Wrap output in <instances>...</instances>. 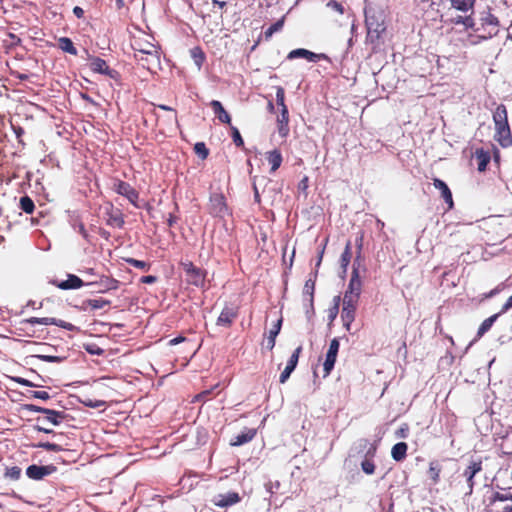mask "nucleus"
Segmentation results:
<instances>
[{"label": "nucleus", "mask_w": 512, "mask_h": 512, "mask_svg": "<svg viewBox=\"0 0 512 512\" xmlns=\"http://www.w3.org/2000/svg\"><path fill=\"white\" fill-rule=\"evenodd\" d=\"M135 59L141 65L151 70L153 67L159 65L160 56L158 47L146 39L138 38L132 43Z\"/></svg>", "instance_id": "obj_1"}, {"label": "nucleus", "mask_w": 512, "mask_h": 512, "mask_svg": "<svg viewBox=\"0 0 512 512\" xmlns=\"http://www.w3.org/2000/svg\"><path fill=\"white\" fill-rule=\"evenodd\" d=\"M495 125L494 139L503 148L512 146V133L508 123V112L504 104H499L493 112Z\"/></svg>", "instance_id": "obj_2"}, {"label": "nucleus", "mask_w": 512, "mask_h": 512, "mask_svg": "<svg viewBox=\"0 0 512 512\" xmlns=\"http://www.w3.org/2000/svg\"><path fill=\"white\" fill-rule=\"evenodd\" d=\"M511 502L505 505L502 510L496 512H512V492L509 489L500 488L499 490L492 489L484 496V504L486 512H493L498 507V503Z\"/></svg>", "instance_id": "obj_3"}, {"label": "nucleus", "mask_w": 512, "mask_h": 512, "mask_svg": "<svg viewBox=\"0 0 512 512\" xmlns=\"http://www.w3.org/2000/svg\"><path fill=\"white\" fill-rule=\"evenodd\" d=\"M365 24L368 36L379 39L386 30L384 13L381 10L369 9L365 12Z\"/></svg>", "instance_id": "obj_4"}, {"label": "nucleus", "mask_w": 512, "mask_h": 512, "mask_svg": "<svg viewBox=\"0 0 512 512\" xmlns=\"http://www.w3.org/2000/svg\"><path fill=\"white\" fill-rule=\"evenodd\" d=\"M180 267L185 273V280L188 284L201 287L205 283L206 271L197 267L191 261L180 262Z\"/></svg>", "instance_id": "obj_5"}, {"label": "nucleus", "mask_w": 512, "mask_h": 512, "mask_svg": "<svg viewBox=\"0 0 512 512\" xmlns=\"http://www.w3.org/2000/svg\"><path fill=\"white\" fill-rule=\"evenodd\" d=\"M359 299L355 296H347L343 297V307L341 312V318L343 321V326L347 331H350L351 325L355 320V314L357 309Z\"/></svg>", "instance_id": "obj_6"}, {"label": "nucleus", "mask_w": 512, "mask_h": 512, "mask_svg": "<svg viewBox=\"0 0 512 512\" xmlns=\"http://www.w3.org/2000/svg\"><path fill=\"white\" fill-rule=\"evenodd\" d=\"M112 190L125 197L133 206H138L139 193L138 191L131 186L128 182H125L120 179H114L112 184Z\"/></svg>", "instance_id": "obj_7"}, {"label": "nucleus", "mask_w": 512, "mask_h": 512, "mask_svg": "<svg viewBox=\"0 0 512 512\" xmlns=\"http://www.w3.org/2000/svg\"><path fill=\"white\" fill-rule=\"evenodd\" d=\"M482 470H483V466H482L481 459L471 461L469 463V465L464 469L462 476L466 480V484L463 488L465 495H471L473 493L474 486H475L474 477L476 474H478Z\"/></svg>", "instance_id": "obj_8"}, {"label": "nucleus", "mask_w": 512, "mask_h": 512, "mask_svg": "<svg viewBox=\"0 0 512 512\" xmlns=\"http://www.w3.org/2000/svg\"><path fill=\"white\" fill-rule=\"evenodd\" d=\"M23 323L30 324V325L40 324V325H46V326L55 325V326L61 327L68 331H77L78 330V328L74 324H72L70 322H66L61 319H56L53 317H42V318L31 317V318L25 319L23 321Z\"/></svg>", "instance_id": "obj_9"}, {"label": "nucleus", "mask_w": 512, "mask_h": 512, "mask_svg": "<svg viewBox=\"0 0 512 512\" xmlns=\"http://www.w3.org/2000/svg\"><path fill=\"white\" fill-rule=\"evenodd\" d=\"M209 213L213 217L220 218L229 214V209L223 194L215 193L210 196Z\"/></svg>", "instance_id": "obj_10"}, {"label": "nucleus", "mask_w": 512, "mask_h": 512, "mask_svg": "<svg viewBox=\"0 0 512 512\" xmlns=\"http://www.w3.org/2000/svg\"><path fill=\"white\" fill-rule=\"evenodd\" d=\"M340 343L337 338H334L330 341L328 351L326 353L325 361L323 363L324 374L323 377H327L330 375L331 371L334 368L337 355L339 352Z\"/></svg>", "instance_id": "obj_11"}, {"label": "nucleus", "mask_w": 512, "mask_h": 512, "mask_svg": "<svg viewBox=\"0 0 512 512\" xmlns=\"http://www.w3.org/2000/svg\"><path fill=\"white\" fill-rule=\"evenodd\" d=\"M239 314V307L235 305H225L220 315L216 320V325L220 327L229 328L237 319Z\"/></svg>", "instance_id": "obj_12"}, {"label": "nucleus", "mask_w": 512, "mask_h": 512, "mask_svg": "<svg viewBox=\"0 0 512 512\" xmlns=\"http://www.w3.org/2000/svg\"><path fill=\"white\" fill-rule=\"evenodd\" d=\"M57 467L50 464L45 466H39L36 464L28 466L26 469V475L32 480H42L44 477L56 472Z\"/></svg>", "instance_id": "obj_13"}, {"label": "nucleus", "mask_w": 512, "mask_h": 512, "mask_svg": "<svg viewBox=\"0 0 512 512\" xmlns=\"http://www.w3.org/2000/svg\"><path fill=\"white\" fill-rule=\"evenodd\" d=\"M50 283L61 290L79 289L85 285L82 279L74 274H68L66 280H51Z\"/></svg>", "instance_id": "obj_14"}, {"label": "nucleus", "mask_w": 512, "mask_h": 512, "mask_svg": "<svg viewBox=\"0 0 512 512\" xmlns=\"http://www.w3.org/2000/svg\"><path fill=\"white\" fill-rule=\"evenodd\" d=\"M240 500L241 497L237 492H228L214 496L212 503L217 507L226 508L237 504Z\"/></svg>", "instance_id": "obj_15"}, {"label": "nucleus", "mask_w": 512, "mask_h": 512, "mask_svg": "<svg viewBox=\"0 0 512 512\" xmlns=\"http://www.w3.org/2000/svg\"><path fill=\"white\" fill-rule=\"evenodd\" d=\"M362 290V282L358 273V270L356 268H353L351 278L348 284V288L345 291L344 295L347 296H355L356 298H360Z\"/></svg>", "instance_id": "obj_16"}, {"label": "nucleus", "mask_w": 512, "mask_h": 512, "mask_svg": "<svg viewBox=\"0 0 512 512\" xmlns=\"http://www.w3.org/2000/svg\"><path fill=\"white\" fill-rule=\"evenodd\" d=\"M433 185L434 187L440 191L441 197L445 201V203L448 205V209H452L454 206L453 196L450 188L448 185L439 178L433 179Z\"/></svg>", "instance_id": "obj_17"}, {"label": "nucleus", "mask_w": 512, "mask_h": 512, "mask_svg": "<svg viewBox=\"0 0 512 512\" xmlns=\"http://www.w3.org/2000/svg\"><path fill=\"white\" fill-rule=\"evenodd\" d=\"M278 134L281 138H287L290 132L289 128V111L281 109L280 115L276 119Z\"/></svg>", "instance_id": "obj_18"}, {"label": "nucleus", "mask_w": 512, "mask_h": 512, "mask_svg": "<svg viewBox=\"0 0 512 512\" xmlns=\"http://www.w3.org/2000/svg\"><path fill=\"white\" fill-rule=\"evenodd\" d=\"M87 285H96L98 286V292L104 293L118 289L119 281L111 277L102 276L99 281L90 282Z\"/></svg>", "instance_id": "obj_19"}, {"label": "nucleus", "mask_w": 512, "mask_h": 512, "mask_svg": "<svg viewBox=\"0 0 512 512\" xmlns=\"http://www.w3.org/2000/svg\"><path fill=\"white\" fill-rule=\"evenodd\" d=\"M257 434V429L255 428H246L244 431H242L240 434L234 436L231 441V446H241L244 445L250 441H252Z\"/></svg>", "instance_id": "obj_20"}, {"label": "nucleus", "mask_w": 512, "mask_h": 512, "mask_svg": "<svg viewBox=\"0 0 512 512\" xmlns=\"http://www.w3.org/2000/svg\"><path fill=\"white\" fill-rule=\"evenodd\" d=\"M209 105L212 108L215 116L221 123L228 124L231 126V116L225 110V108L223 107V105L220 101L212 100Z\"/></svg>", "instance_id": "obj_21"}, {"label": "nucleus", "mask_w": 512, "mask_h": 512, "mask_svg": "<svg viewBox=\"0 0 512 512\" xmlns=\"http://www.w3.org/2000/svg\"><path fill=\"white\" fill-rule=\"evenodd\" d=\"M265 158H266L267 162L269 163V165L271 166V168H270L271 173H274L275 171H277L283 162L282 154H281L280 150H278V149H273L271 151L266 152Z\"/></svg>", "instance_id": "obj_22"}, {"label": "nucleus", "mask_w": 512, "mask_h": 512, "mask_svg": "<svg viewBox=\"0 0 512 512\" xmlns=\"http://www.w3.org/2000/svg\"><path fill=\"white\" fill-rule=\"evenodd\" d=\"M324 55H318V54H315L309 50H306V49H303V48H299V49H295V50H292L289 54H288V58L289 59H295V58H305L307 59L308 61H311V62H315L317 60H319L321 57H323Z\"/></svg>", "instance_id": "obj_23"}, {"label": "nucleus", "mask_w": 512, "mask_h": 512, "mask_svg": "<svg viewBox=\"0 0 512 512\" xmlns=\"http://www.w3.org/2000/svg\"><path fill=\"white\" fill-rule=\"evenodd\" d=\"M107 216V225L116 228H122L124 226V216L119 209H111V211L107 213Z\"/></svg>", "instance_id": "obj_24"}, {"label": "nucleus", "mask_w": 512, "mask_h": 512, "mask_svg": "<svg viewBox=\"0 0 512 512\" xmlns=\"http://www.w3.org/2000/svg\"><path fill=\"white\" fill-rule=\"evenodd\" d=\"M408 445L405 442L396 443L391 449L392 458L397 461H403L407 456Z\"/></svg>", "instance_id": "obj_25"}, {"label": "nucleus", "mask_w": 512, "mask_h": 512, "mask_svg": "<svg viewBox=\"0 0 512 512\" xmlns=\"http://www.w3.org/2000/svg\"><path fill=\"white\" fill-rule=\"evenodd\" d=\"M281 326H282V319H279L269 331V335L266 340V348L270 351L273 350V348L275 346L276 337L281 330Z\"/></svg>", "instance_id": "obj_26"}, {"label": "nucleus", "mask_w": 512, "mask_h": 512, "mask_svg": "<svg viewBox=\"0 0 512 512\" xmlns=\"http://www.w3.org/2000/svg\"><path fill=\"white\" fill-rule=\"evenodd\" d=\"M475 158L477 160L478 170L483 172L486 170L487 165L490 162V154L483 149H477L475 152Z\"/></svg>", "instance_id": "obj_27"}, {"label": "nucleus", "mask_w": 512, "mask_h": 512, "mask_svg": "<svg viewBox=\"0 0 512 512\" xmlns=\"http://www.w3.org/2000/svg\"><path fill=\"white\" fill-rule=\"evenodd\" d=\"M441 471L442 465L439 461H431L429 463L428 476L433 484L439 483Z\"/></svg>", "instance_id": "obj_28"}, {"label": "nucleus", "mask_w": 512, "mask_h": 512, "mask_svg": "<svg viewBox=\"0 0 512 512\" xmlns=\"http://www.w3.org/2000/svg\"><path fill=\"white\" fill-rule=\"evenodd\" d=\"M111 304L110 300L104 298L87 299L83 302L84 309L90 308L91 310L102 309Z\"/></svg>", "instance_id": "obj_29"}, {"label": "nucleus", "mask_w": 512, "mask_h": 512, "mask_svg": "<svg viewBox=\"0 0 512 512\" xmlns=\"http://www.w3.org/2000/svg\"><path fill=\"white\" fill-rule=\"evenodd\" d=\"M90 67L94 72H98L101 74L109 73V66L107 65L106 61L99 57H94L91 59Z\"/></svg>", "instance_id": "obj_30"}, {"label": "nucleus", "mask_w": 512, "mask_h": 512, "mask_svg": "<svg viewBox=\"0 0 512 512\" xmlns=\"http://www.w3.org/2000/svg\"><path fill=\"white\" fill-rule=\"evenodd\" d=\"M451 6L458 11L467 12L473 10L476 0H450Z\"/></svg>", "instance_id": "obj_31"}, {"label": "nucleus", "mask_w": 512, "mask_h": 512, "mask_svg": "<svg viewBox=\"0 0 512 512\" xmlns=\"http://www.w3.org/2000/svg\"><path fill=\"white\" fill-rule=\"evenodd\" d=\"M58 47L66 53L71 55H77V49L75 48L72 40L68 37H61L58 39Z\"/></svg>", "instance_id": "obj_32"}, {"label": "nucleus", "mask_w": 512, "mask_h": 512, "mask_svg": "<svg viewBox=\"0 0 512 512\" xmlns=\"http://www.w3.org/2000/svg\"><path fill=\"white\" fill-rule=\"evenodd\" d=\"M66 417L63 411L47 409L46 419L53 425H59Z\"/></svg>", "instance_id": "obj_33"}, {"label": "nucleus", "mask_w": 512, "mask_h": 512, "mask_svg": "<svg viewBox=\"0 0 512 512\" xmlns=\"http://www.w3.org/2000/svg\"><path fill=\"white\" fill-rule=\"evenodd\" d=\"M497 317L498 314H494L485 319L478 328L477 336L482 337L487 331H489Z\"/></svg>", "instance_id": "obj_34"}, {"label": "nucleus", "mask_w": 512, "mask_h": 512, "mask_svg": "<svg viewBox=\"0 0 512 512\" xmlns=\"http://www.w3.org/2000/svg\"><path fill=\"white\" fill-rule=\"evenodd\" d=\"M20 208L27 214H32L35 210V204L29 196L20 198Z\"/></svg>", "instance_id": "obj_35"}, {"label": "nucleus", "mask_w": 512, "mask_h": 512, "mask_svg": "<svg viewBox=\"0 0 512 512\" xmlns=\"http://www.w3.org/2000/svg\"><path fill=\"white\" fill-rule=\"evenodd\" d=\"M473 11L471 12L470 15L468 16H457L455 19H454V23L455 24H462L464 25L467 29H473L474 26H475V20L473 18Z\"/></svg>", "instance_id": "obj_36"}, {"label": "nucleus", "mask_w": 512, "mask_h": 512, "mask_svg": "<svg viewBox=\"0 0 512 512\" xmlns=\"http://www.w3.org/2000/svg\"><path fill=\"white\" fill-rule=\"evenodd\" d=\"M125 262L134 268H138L142 271H148L151 267V264L142 260H137L134 258H126Z\"/></svg>", "instance_id": "obj_37"}, {"label": "nucleus", "mask_w": 512, "mask_h": 512, "mask_svg": "<svg viewBox=\"0 0 512 512\" xmlns=\"http://www.w3.org/2000/svg\"><path fill=\"white\" fill-rule=\"evenodd\" d=\"M157 107L171 113L170 115H168V121L170 125H178V117L175 109L164 104H160Z\"/></svg>", "instance_id": "obj_38"}, {"label": "nucleus", "mask_w": 512, "mask_h": 512, "mask_svg": "<svg viewBox=\"0 0 512 512\" xmlns=\"http://www.w3.org/2000/svg\"><path fill=\"white\" fill-rule=\"evenodd\" d=\"M33 447L43 448L47 451H52V452H60L63 450V448L60 445L55 444V443H50V442H39L37 444H34Z\"/></svg>", "instance_id": "obj_39"}, {"label": "nucleus", "mask_w": 512, "mask_h": 512, "mask_svg": "<svg viewBox=\"0 0 512 512\" xmlns=\"http://www.w3.org/2000/svg\"><path fill=\"white\" fill-rule=\"evenodd\" d=\"M284 25V18L278 20L274 24H272L265 32V38L269 39L275 32L280 31L283 28Z\"/></svg>", "instance_id": "obj_40"}, {"label": "nucleus", "mask_w": 512, "mask_h": 512, "mask_svg": "<svg viewBox=\"0 0 512 512\" xmlns=\"http://www.w3.org/2000/svg\"><path fill=\"white\" fill-rule=\"evenodd\" d=\"M194 152L202 159H206L209 155V150L204 142H197L194 145Z\"/></svg>", "instance_id": "obj_41"}, {"label": "nucleus", "mask_w": 512, "mask_h": 512, "mask_svg": "<svg viewBox=\"0 0 512 512\" xmlns=\"http://www.w3.org/2000/svg\"><path fill=\"white\" fill-rule=\"evenodd\" d=\"M301 352H302V346L300 345L294 350V352L290 356L286 366L290 367L294 370L297 366Z\"/></svg>", "instance_id": "obj_42"}, {"label": "nucleus", "mask_w": 512, "mask_h": 512, "mask_svg": "<svg viewBox=\"0 0 512 512\" xmlns=\"http://www.w3.org/2000/svg\"><path fill=\"white\" fill-rule=\"evenodd\" d=\"M361 469L362 471L367 475H372L375 473L376 466L374 464L373 460L370 459H364L361 462Z\"/></svg>", "instance_id": "obj_43"}, {"label": "nucleus", "mask_w": 512, "mask_h": 512, "mask_svg": "<svg viewBox=\"0 0 512 512\" xmlns=\"http://www.w3.org/2000/svg\"><path fill=\"white\" fill-rule=\"evenodd\" d=\"M230 129H231V136H232L234 144L237 147H244V141H243V138H242L239 130L235 126H232V125L230 126Z\"/></svg>", "instance_id": "obj_44"}, {"label": "nucleus", "mask_w": 512, "mask_h": 512, "mask_svg": "<svg viewBox=\"0 0 512 512\" xmlns=\"http://www.w3.org/2000/svg\"><path fill=\"white\" fill-rule=\"evenodd\" d=\"M21 468L18 466H12L7 468L5 471V477L10 478L11 480H18L21 476Z\"/></svg>", "instance_id": "obj_45"}, {"label": "nucleus", "mask_w": 512, "mask_h": 512, "mask_svg": "<svg viewBox=\"0 0 512 512\" xmlns=\"http://www.w3.org/2000/svg\"><path fill=\"white\" fill-rule=\"evenodd\" d=\"M352 253H351V243L350 241L347 242L344 252L341 255V264L342 266L346 267L351 260Z\"/></svg>", "instance_id": "obj_46"}, {"label": "nucleus", "mask_w": 512, "mask_h": 512, "mask_svg": "<svg viewBox=\"0 0 512 512\" xmlns=\"http://www.w3.org/2000/svg\"><path fill=\"white\" fill-rule=\"evenodd\" d=\"M276 103L281 109H288L285 104V91L282 87H278L276 91Z\"/></svg>", "instance_id": "obj_47"}, {"label": "nucleus", "mask_w": 512, "mask_h": 512, "mask_svg": "<svg viewBox=\"0 0 512 512\" xmlns=\"http://www.w3.org/2000/svg\"><path fill=\"white\" fill-rule=\"evenodd\" d=\"M191 53H192V57H193L195 63L198 66H201L203 61L205 60V55H204L203 51L201 50V48L196 47L191 50Z\"/></svg>", "instance_id": "obj_48"}, {"label": "nucleus", "mask_w": 512, "mask_h": 512, "mask_svg": "<svg viewBox=\"0 0 512 512\" xmlns=\"http://www.w3.org/2000/svg\"><path fill=\"white\" fill-rule=\"evenodd\" d=\"M365 443L368 444V441L365 440ZM376 452H377V445L375 443H369V447L365 453V458L364 459H370V460H373V458L375 457L376 455Z\"/></svg>", "instance_id": "obj_49"}, {"label": "nucleus", "mask_w": 512, "mask_h": 512, "mask_svg": "<svg viewBox=\"0 0 512 512\" xmlns=\"http://www.w3.org/2000/svg\"><path fill=\"white\" fill-rule=\"evenodd\" d=\"M498 23H499L498 18L491 13H488V15L482 19L483 25L497 26Z\"/></svg>", "instance_id": "obj_50"}, {"label": "nucleus", "mask_w": 512, "mask_h": 512, "mask_svg": "<svg viewBox=\"0 0 512 512\" xmlns=\"http://www.w3.org/2000/svg\"><path fill=\"white\" fill-rule=\"evenodd\" d=\"M83 403L85 406L91 407V408H99L106 404L105 401H103V400H92V399H87V400L83 401Z\"/></svg>", "instance_id": "obj_51"}, {"label": "nucleus", "mask_w": 512, "mask_h": 512, "mask_svg": "<svg viewBox=\"0 0 512 512\" xmlns=\"http://www.w3.org/2000/svg\"><path fill=\"white\" fill-rule=\"evenodd\" d=\"M38 358L49 363H59L62 361L61 357L52 355H39Z\"/></svg>", "instance_id": "obj_52"}, {"label": "nucleus", "mask_w": 512, "mask_h": 512, "mask_svg": "<svg viewBox=\"0 0 512 512\" xmlns=\"http://www.w3.org/2000/svg\"><path fill=\"white\" fill-rule=\"evenodd\" d=\"M409 433V426L408 424L404 423L397 431L396 436L398 438H407Z\"/></svg>", "instance_id": "obj_53"}, {"label": "nucleus", "mask_w": 512, "mask_h": 512, "mask_svg": "<svg viewBox=\"0 0 512 512\" xmlns=\"http://www.w3.org/2000/svg\"><path fill=\"white\" fill-rule=\"evenodd\" d=\"M293 371L294 370L292 368L286 366L285 369L280 374V378H279L280 383H282V384L285 383Z\"/></svg>", "instance_id": "obj_54"}, {"label": "nucleus", "mask_w": 512, "mask_h": 512, "mask_svg": "<svg viewBox=\"0 0 512 512\" xmlns=\"http://www.w3.org/2000/svg\"><path fill=\"white\" fill-rule=\"evenodd\" d=\"M31 396L41 400H48L50 395L47 391H32Z\"/></svg>", "instance_id": "obj_55"}, {"label": "nucleus", "mask_w": 512, "mask_h": 512, "mask_svg": "<svg viewBox=\"0 0 512 512\" xmlns=\"http://www.w3.org/2000/svg\"><path fill=\"white\" fill-rule=\"evenodd\" d=\"M339 304H340V296H335L334 297V307H333V309L330 310V317L332 319H334L338 313Z\"/></svg>", "instance_id": "obj_56"}, {"label": "nucleus", "mask_w": 512, "mask_h": 512, "mask_svg": "<svg viewBox=\"0 0 512 512\" xmlns=\"http://www.w3.org/2000/svg\"><path fill=\"white\" fill-rule=\"evenodd\" d=\"M327 5L337 11L339 14H343L344 12L343 6L335 0L329 1Z\"/></svg>", "instance_id": "obj_57"}, {"label": "nucleus", "mask_w": 512, "mask_h": 512, "mask_svg": "<svg viewBox=\"0 0 512 512\" xmlns=\"http://www.w3.org/2000/svg\"><path fill=\"white\" fill-rule=\"evenodd\" d=\"M154 115L156 116V124H157L158 126H162V125H164V126H166V128H172V126H173V125H170V124H169L168 116H167V117H165V118H163V119H161V117H160V116H158L156 113H154Z\"/></svg>", "instance_id": "obj_58"}, {"label": "nucleus", "mask_w": 512, "mask_h": 512, "mask_svg": "<svg viewBox=\"0 0 512 512\" xmlns=\"http://www.w3.org/2000/svg\"><path fill=\"white\" fill-rule=\"evenodd\" d=\"M27 409H28L30 412H36V413H44V414H46V412H47V409H48V408H43V407H40V406H37V405L29 404V405H27Z\"/></svg>", "instance_id": "obj_59"}, {"label": "nucleus", "mask_w": 512, "mask_h": 512, "mask_svg": "<svg viewBox=\"0 0 512 512\" xmlns=\"http://www.w3.org/2000/svg\"><path fill=\"white\" fill-rule=\"evenodd\" d=\"M156 281H157V277L153 276V275L142 276L140 279V282L144 283V284H153Z\"/></svg>", "instance_id": "obj_60"}, {"label": "nucleus", "mask_w": 512, "mask_h": 512, "mask_svg": "<svg viewBox=\"0 0 512 512\" xmlns=\"http://www.w3.org/2000/svg\"><path fill=\"white\" fill-rule=\"evenodd\" d=\"M308 183H309V178H308V176H304V177L300 180V182H299V184H298V189H299V190H302V191H306V190H307V188H308Z\"/></svg>", "instance_id": "obj_61"}, {"label": "nucleus", "mask_w": 512, "mask_h": 512, "mask_svg": "<svg viewBox=\"0 0 512 512\" xmlns=\"http://www.w3.org/2000/svg\"><path fill=\"white\" fill-rule=\"evenodd\" d=\"M15 381L22 385V386H27V387H34L36 386L35 384H33L31 381L27 380V379H24V378H21V377H17L15 378Z\"/></svg>", "instance_id": "obj_62"}, {"label": "nucleus", "mask_w": 512, "mask_h": 512, "mask_svg": "<svg viewBox=\"0 0 512 512\" xmlns=\"http://www.w3.org/2000/svg\"><path fill=\"white\" fill-rule=\"evenodd\" d=\"M8 37L10 38L11 45H20L21 39L18 36H16L15 34L9 33Z\"/></svg>", "instance_id": "obj_63"}, {"label": "nucleus", "mask_w": 512, "mask_h": 512, "mask_svg": "<svg viewBox=\"0 0 512 512\" xmlns=\"http://www.w3.org/2000/svg\"><path fill=\"white\" fill-rule=\"evenodd\" d=\"M78 232L82 235V237L86 240H88V232L85 229V226L83 223L78 224Z\"/></svg>", "instance_id": "obj_64"}]
</instances>
